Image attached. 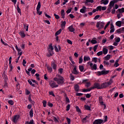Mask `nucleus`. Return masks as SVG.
Segmentation results:
<instances>
[{
  "mask_svg": "<svg viewBox=\"0 0 124 124\" xmlns=\"http://www.w3.org/2000/svg\"><path fill=\"white\" fill-rule=\"evenodd\" d=\"M103 59L105 61H109V60H110V59H111V55H107Z\"/></svg>",
  "mask_w": 124,
  "mask_h": 124,
  "instance_id": "obj_24",
  "label": "nucleus"
},
{
  "mask_svg": "<svg viewBox=\"0 0 124 124\" xmlns=\"http://www.w3.org/2000/svg\"><path fill=\"white\" fill-rule=\"evenodd\" d=\"M79 69L81 72H83L84 71V66L83 65H79Z\"/></svg>",
  "mask_w": 124,
  "mask_h": 124,
  "instance_id": "obj_36",
  "label": "nucleus"
},
{
  "mask_svg": "<svg viewBox=\"0 0 124 124\" xmlns=\"http://www.w3.org/2000/svg\"><path fill=\"white\" fill-rule=\"evenodd\" d=\"M102 52L104 55H107L108 53V49L105 47H103Z\"/></svg>",
  "mask_w": 124,
  "mask_h": 124,
  "instance_id": "obj_23",
  "label": "nucleus"
},
{
  "mask_svg": "<svg viewBox=\"0 0 124 124\" xmlns=\"http://www.w3.org/2000/svg\"><path fill=\"white\" fill-rule=\"evenodd\" d=\"M82 92L83 93H88V92H90V90L89 89H83L82 90Z\"/></svg>",
  "mask_w": 124,
  "mask_h": 124,
  "instance_id": "obj_59",
  "label": "nucleus"
},
{
  "mask_svg": "<svg viewBox=\"0 0 124 124\" xmlns=\"http://www.w3.org/2000/svg\"><path fill=\"white\" fill-rule=\"evenodd\" d=\"M43 104L44 107H46V105H47V102L45 100L43 101Z\"/></svg>",
  "mask_w": 124,
  "mask_h": 124,
  "instance_id": "obj_56",
  "label": "nucleus"
},
{
  "mask_svg": "<svg viewBox=\"0 0 124 124\" xmlns=\"http://www.w3.org/2000/svg\"><path fill=\"white\" fill-rule=\"evenodd\" d=\"M54 17H55V19H59V18H60V16H59V15H58L56 14H54Z\"/></svg>",
  "mask_w": 124,
  "mask_h": 124,
  "instance_id": "obj_63",
  "label": "nucleus"
},
{
  "mask_svg": "<svg viewBox=\"0 0 124 124\" xmlns=\"http://www.w3.org/2000/svg\"><path fill=\"white\" fill-rule=\"evenodd\" d=\"M103 54V52L102 51H99L98 53H97V56H101V55Z\"/></svg>",
  "mask_w": 124,
  "mask_h": 124,
  "instance_id": "obj_55",
  "label": "nucleus"
},
{
  "mask_svg": "<svg viewBox=\"0 0 124 124\" xmlns=\"http://www.w3.org/2000/svg\"><path fill=\"white\" fill-rule=\"evenodd\" d=\"M104 121L102 119H96L93 122V124H104Z\"/></svg>",
  "mask_w": 124,
  "mask_h": 124,
  "instance_id": "obj_6",
  "label": "nucleus"
},
{
  "mask_svg": "<svg viewBox=\"0 0 124 124\" xmlns=\"http://www.w3.org/2000/svg\"><path fill=\"white\" fill-rule=\"evenodd\" d=\"M74 90L75 92H79V90H80V86H79V85L78 84H76L74 86Z\"/></svg>",
  "mask_w": 124,
  "mask_h": 124,
  "instance_id": "obj_15",
  "label": "nucleus"
},
{
  "mask_svg": "<svg viewBox=\"0 0 124 124\" xmlns=\"http://www.w3.org/2000/svg\"><path fill=\"white\" fill-rule=\"evenodd\" d=\"M8 103L10 105H14V102L13 101V100H9L8 101Z\"/></svg>",
  "mask_w": 124,
  "mask_h": 124,
  "instance_id": "obj_52",
  "label": "nucleus"
},
{
  "mask_svg": "<svg viewBox=\"0 0 124 124\" xmlns=\"http://www.w3.org/2000/svg\"><path fill=\"white\" fill-rule=\"evenodd\" d=\"M62 29H60L59 30H58L56 33H55V36H57V35H59V34H61V32H62Z\"/></svg>",
  "mask_w": 124,
  "mask_h": 124,
  "instance_id": "obj_33",
  "label": "nucleus"
},
{
  "mask_svg": "<svg viewBox=\"0 0 124 124\" xmlns=\"http://www.w3.org/2000/svg\"><path fill=\"white\" fill-rule=\"evenodd\" d=\"M69 31H71V32H73L75 31L74 28H73V26L71 25V26L68 27Z\"/></svg>",
  "mask_w": 124,
  "mask_h": 124,
  "instance_id": "obj_25",
  "label": "nucleus"
},
{
  "mask_svg": "<svg viewBox=\"0 0 124 124\" xmlns=\"http://www.w3.org/2000/svg\"><path fill=\"white\" fill-rule=\"evenodd\" d=\"M41 7V3L40 1L38 2L37 7H36V11L37 12H39V10H40V8Z\"/></svg>",
  "mask_w": 124,
  "mask_h": 124,
  "instance_id": "obj_17",
  "label": "nucleus"
},
{
  "mask_svg": "<svg viewBox=\"0 0 124 124\" xmlns=\"http://www.w3.org/2000/svg\"><path fill=\"white\" fill-rule=\"evenodd\" d=\"M53 51H52L50 49H48V54H47V57H52L53 55H54V52H53Z\"/></svg>",
  "mask_w": 124,
  "mask_h": 124,
  "instance_id": "obj_18",
  "label": "nucleus"
},
{
  "mask_svg": "<svg viewBox=\"0 0 124 124\" xmlns=\"http://www.w3.org/2000/svg\"><path fill=\"white\" fill-rule=\"evenodd\" d=\"M104 25H105L104 21H98L96 23V27L98 29V30H101V29H103V28H104Z\"/></svg>",
  "mask_w": 124,
  "mask_h": 124,
  "instance_id": "obj_3",
  "label": "nucleus"
},
{
  "mask_svg": "<svg viewBox=\"0 0 124 124\" xmlns=\"http://www.w3.org/2000/svg\"><path fill=\"white\" fill-rule=\"evenodd\" d=\"M76 95V96H81V95H83V93H77Z\"/></svg>",
  "mask_w": 124,
  "mask_h": 124,
  "instance_id": "obj_62",
  "label": "nucleus"
},
{
  "mask_svg": "<svg viewBox=\"0 0 124 124\" xmlns=\"http://www.w3.org/2000/svg\"><path fill=\"white\" fill-rule=\"evenodd\" d=\"M122 21H118L115 23L116 26L117 27H119V28H121L122 27Z\"/></svg>",
  "mask_w": 124,
  "mask_h": 124,
  "instance_id": "obj_21",
  "label": "nucleus"
},
{
  "mask_svg": "<svg viewBox=\"0 0 124 124\" xmlns=\"http://www.w3.org/2000/svg\"><path fill=\"white\" fill-rule=\"evenodd\" d=\"M84 108L85 110H88V111H91V107L87 105H85Z\"/></svg>",
  "mask_w": 124,
  "mask_h": 124,
  "instance_id": "obj_37",
  "label": "nucleus"
},
{
  "mask_svg": "<svg viewBox=\"0 0 124 124\" xmlns=\"http://www.w3.org/2000/svg\"><path fill=\"white\" fill-rule=\"evenodd\" d=\"M29 114L31 118H32L33 117V111L32 110V109L30 110Z\"/></svg>",
  "mask_w": 124,
  "mask_h": 124,
  "instance_id": "obj_30",
  "label": "nucleus"
},
{
  "mask_svg": "<svg viewBox=\"0 0 124 124\" xmlns=\"http://www.w3.org/2000/svg\"><path fill=\"white\" fill-rule=\"evenodd\" d=\"M97 69V65L96 64H93V66L91 67L92 70H96Z\"/></svg>",
  "mask_w": 124,
  "mask_h": 124,
  "instance_id": "obj_28",
  "label": "nucleus"
},
{
  "mask_svg": "<svg viewBox=\"0 0 124 124\" xmlns=\"http://www.w3.org/2000/svg\"><path fill=\"white\" fill-rule=\"evenodd\" d=\"M16 10L19 14H22V12H21V9L20 8V7H19V5L18 4L17 5Z\"/></svg>",
  "mask_w": 124,
  "mask_h": 124,
  "instance_id": "obj_29",
  "label": "nucleus"
},
{
  "mask_svg": "<svg viewBox=\"0 0 124 124\" xmlns=\"http://www.w3.org/2000/svg\"><path fill=\"white\" fill-rule=\"evenodd\" d=\"M47 69L49 73H52V67L48 66L47 67Z\"/></svg>",
  "mask_w": 124,
  "mask_h": 124,
  "instance_id": "obj_40",
  "label": "nucleus"
},
{
  "mask_svg": "<svg viewBox=\"0 0 124 124\" xmlns=\"http://www.w3.org/2000/svg\"><path fill=\"white\" fill-rule=\"evenodd\" d=\"M49 94H50V95H52V96H56L54 94V92L53 91H50L49 92Z\"/></svg>",
  "mask_w": 124,
  "mask_h": 124,
  "instance_id": "obj_60",
  "label": "nucleus"
},
{
  "mask_svg": "<svg viewBox=\"0 0 124 124\" xmlns=\"http://www.w3.org/2000/svg\"><path fill=\"white\" fill-rule=\"evenodd\" d=\"M87 11V8L85 6H83L82 9L80 10V13L85 14Z\"/></svg>",
  "mask_w": 124,
  "mask_h": 124,
  "instance_id": "obj_11",
  "label": "nucleus"
},
{
  "mask_svg": "<svg viewBox=\"0 0 124 124\" xmlns=\"http://www.w3.org/2000/svg\"><path fill=\"white\" fill-rule=\"evenodd\" d=\"M70 78L72 81H74V80H75V77L73 75H72V74H70Z\"/></svg>",
  "mask_w": 124,
  "mask_h": 124,
  "instance_id": "obj_34",
  "label": "nucleus"
},
{
  "mask_svg": "<svg viewBox=\"0 0 124 124\" xmlns=\"http://www.w3.org/2000/svg\"><path fill=\"white\" fill-rule=\"evenodd\" d=\"M47 105H48V106H49V107H51V108L53 107V104L50 103V102H48Z\"/></svg>",
  "mask_w": 124,
  "mask_h": 124,
  "instance_id": "obj_64",
  "label": "nucleus"
},
{
  "mask_svg": "<svg viewBox=\"0 0 124 124\" xmlns=\"http://www.w3.org/2000/svg\"><path fill=\"white\" fill-rule=\"evenodd\" d=\"M109 73V70H102V71L97 72V76H101V75H107Z\"/></svg>",
  "mask_w": 124,
  "mask_h": 124,
  "instance_id": "obj_4",
  "label": "nucleus"
},
{
  "mask_svg": "<svg viewBox=\"0 0 124 124\" xmlns=\"http://www.w3.org/2000/svg\"><path fill=\"white\" fill-rule=\"evenodd\" d=\"M58 71L59 72L60 74H62L63 69L61 68L59 69H58Z\"/></svg>",
  "mask_w": 124,
  "mask_h": 124,
  "instance_id": "obj_53",
  "label": "nucleus"
},
{
  "mask_svg": "<svg viewBox=\"0 0 124 124\" xmlns=\"http://www.w3.org/2000/svg\"><path fill=\"white\" fill-rule=\"evenodd\" d=\"M96 11H101V6H99L96 8Z\"/></svg>",
  "mask_w": 124,
  "mask_h": 124,
  "instance_id": "obj_54",
  "label": "nucleus"
},
{
  "mask_svg": "<svg viewBox=\"0 0 124 124\" xmlns=\"http://www.w3.org/2000/svg\"><path fill=\"white\" fill-rule=\"evenodd\" d=\"M86 95V98H90L92 96V93H87V94H85Z\"/></svg>",
  "mask_w": 124,
  "mask_h": 124,
  "instance_id": "obj_47",
  "label": "nucleus"
},
{
  "mask_svg": "<svg viewBox=\"0 0 124 124\" xmlns=\"http://www.w3.org/2000/svg\"><path fill=\"white\" fill-rule=\"evenodd\" d=\"M65 25H66V22L65 21L62 22L61 26L62 29V30H63V29H64L65 28Z\"/></svg>",
  "mask_w": 124,
  "mask_h": 124,
  "instance_id": "obj_20",
  "label": "nucleus"
},
{
  "mask_svg": "<svg viewBox=\"0 0 124 124\" xmlns=\"http://www.w3.org/2000/svg\"><path fill=\"white\" fill-rule=\"evenodd\" d=\"M66 111H68L70 110V104H68L66 107Z\"/></svg>",
  "mask_w": 124,
  "mask_h": 124,
  "instance_id": "obj_45",
  "label": "nucleus"
},
{
  "mask_svg": "<svg viewBox=\"0 0 124 124\" xmlns=\"http://www.w3.org/2000/svg\"><path fill=\"white\" fill-rule=\"evenodd\" d=\"M69 60H70L71 62L73 64H75V62H74V61H73V59H72V57H69Z\"/></svg>",
  "mask_w": 124,
  "mask_h": 124,
  "instance_id": "obj_49",
  "label": "nucleus"
},
{
  "mask_svg": "<svg viewBox=\"0 0 124 124\" xmlns=\"http://www.w3.org/2000/svg\"><path fill=\"white\" fill-rule=\"evenodd\" d=\"M110 21H108L107 24L106 25V26L104 27V30L105 31V30H106V29H107V28H108V26H109V25H110Z\"/></svg>",
  "mask_w": 124,
  "mask_h": 124,
  "instance_id": "obj_51",
  "label": "nucleus"
},
{
  "mask_svg": "<svg viewBox=\"0 0 124 124\" xmlns=\"http://www.w3.org/2000/svg\"><path fill=\"white\" fill-rule=\"evenodd\" d=\"M2 76L3 77V79L4 81H6L8 79V78L7 77V75H5V72H4L2 74Z\"/></svg>",
  "mask_w": 124,
  "mask_h": 124,
  "instance_id": "obj_27",
  "label": "nucleus"
},
{
  "mask_svg": "<svg viewBox=\"0 0 124 124\" xmlns=\"http://www.w3.org/2000/svg\"><path fill=\"white\" fill-rule=\"evenodd\" d=\"M54 80L56 82H57L58 85H62V84H64V78L60 75L57 76V78H55Z\"/></svg>",
  "mask_w": 124,
  "mask_h": 124,
  "instance_id": "obj_1",
  "label": "nucleus"
},
{
  "mask_svg": "<svg viewBox=\"0 0 124 124\" xmlns=\"http://www.w3.org/2000/svg\"><path fill=\"white\" fill-rule=\"evenodd\" d=\"M19 118H20V115H15L12 120V122H13V123H15V124H16V123H17L18 120H19Z\"/></svg>",
  "mask_w": 124,
  "mask_h": 124,
  "instance_id": "obj_8",
  "label": "nucleus"
},
{
  "mask_svg": "<svg viewBox=\"0 0 124 124\" xmlns=\"http://www.w3.org/2000/svg\"><path fill=\"white\" fill-rule=\"evenodd\" d=\"M91 43H92V44H96V43H97V41H96V40L92 39L91 40Z\"/></svg>",
  "mask_w": 124,
  "mask_h": 124,
  "instance_id": "obj_50",
  "label": "nucleus"
},
{
  "mask_svg": "<svg viewBox=\"0 0 124 124\" xmlns=\"http://www.w3.org/2000/svg\"><path fill=\"white\" fill-rule=\"evenodd\" d=\"M54 49L55 50V51L58 53L59 52V48H58V46H57V45H55L54 46Z\"/></svg>",
  "mask_w": 124,
  "mask_h": 124,
  "instance_id": "obj_61",
  "label": "nucleus"
},
{
  "mask_svg": "<svg viewBox=\"0 0 124 124\" xmlns=\"http://www.w3.org/2000/svg\"><path fill=\"white\" fill-rule=\"evenodd\" d=\"M85 87H86V88H89V87H91V82L88 81V82H86Z\"/></svg>",
  "mask_w": 124,
  "mask_h": 124,
  "instance_id": "obj_35",
  "label": "nucleus"
},
{
  "mask_svg": "<svg viewBox=\"0 0 124 124\" xmlns=\"http://www.w3.org/2000/svg\"><path fill=\"white\" fill-rule=\"evenodd\" d=\"M51 66L53 68V69H54V70H56L58 65H57V64L55 63V60H54L53 61H52L51 63Z\"/></svg>",
  "mask_w": 124,
  "mask_h": 124,
  "instance_id": "obj_9",
  "label": "nucleus"
},
{
  "mask_svg": "<svg viewBox=\"0 0 124 124\" xmlns=\"http://www.w3.org/2000/svg\"><path fill=\"white\" fill-rule=\"evenodd\" d=\"M28 100L30 101V103L32 104V105H34V104H35V102L31 99V95L29 96Z\"/></svg>",
  "mask_w": 124,
  "mask_h": 124,
  "instance_id": "obj_13",
  "label": "nucleus"
},
{
  "mask_svg": "<svg viewBox=\"0 0 124 124\" xmlns=\"http://www.w3.org/2000/svg\"><path fill=\"white\" fill-rule=\"evenodd\" d=\"M49 50H50V51H53L54 50V47H53V44H50L49 46Z\"/></svg>",
  "mask_w": 124,
  "mask_h": 124,
  "instance_id": "obj_32",
  "label": "nucleus"
},
{
  "mask_svg": "<svg viewBox=\"0 0 124 124\" xmlns=\"http://www.w3.org/2000/svg\"><path fill=\"white\" fill-rule=\"evenodd\" d=\"M19 34L20 35L22 38H24V37H26V34H25V32L24 31H20Z\"/></svg>",
  "mask_w": 124,
  "mask_h": 124,
  "instance_id": "obj_12",
  "label": "nucleus"
},
{
  "mask_svg": "<svg viewBox=\"0 0 124 124\" xmlns=\"http://www.w3.org/2000/svg\"><path fill=\"white\" fill-rule=\"evenodd\" d=\"M49 86L51 88H52V89H55V88H58V87H59V85L56 84L54 81H49Z\"/></svg>",
  "mask_w": 124,
  "mask_h": 124,
  "instance_id": "obj_5",
  "label": "nucleus"
},
{
  "mask_svg": "<svg viewBox=\"0 0 124 124\" xmlns=\"http://www.w3.org/2000/svg\"><path fill=\"white\" fill-rule=\"evenodd\" d=\"M115 31V27H114V25L113 24H110V33H112V32H114Z\"/></svg>",
  "mask_w": 124,
  "mask_h": 124,
  "instance_id": "obj_16",
  "label": "nucleus"
},
{
  "mask_svg": "<svg viewBox=\"0 0 124 124\" xmlns=\"http://www.w3.org/2000/svg\"><path fill=\"white\" fill-rule=\"evenodd\" d=\"M66 119L67 121V124H70V123L71 122V120H70V119L68 117H67V118H66Z\"/></svg>",
  "mask_w": 124,
  "mask_h": 124,
  "instance_id": "obj_57",
  "label": "nucleus"
},
{
  "mask_svg": "<svg viewBox=\"0 0 124 124\" xmlns=\"http://www.w3.org/2000/svg\"><path fill=\"white\" fill-rule=\"evenodd\" d=\"M103 63L105 65H106L107 66H109V65H110V63L109 62L107 61L106 60L103 62Z\"/></svg>",
  "mask_w": 124,
  "mask_h": 124,
  "instance_id": "obj_31",
  "label": "nucleus"
},
{
  "mask_svg": "<svg viewBox=\"0 0 124 124\" xmlns=\"http://www.w3.org/2000/svg\"><path fill=\"white\" fill-rule=\"evenodd\" d=\"M90 117L86 116L85 118L82 119V123H85V122L87 121V119H89Z\"/></svg>",
  "mask_w": 124,
  "mask_h": 124,
  "instance_id": "obj_42",
  "label": "nucleus"
},
{
  "mask_svg": "<svg viewBox=\"0 0 124 124\" xmlns=\"http://www.w3.org/2000/svg\"><path fill=\"white\" fill-rule=\"evenodd\" d=\"M112 83H113V79L110 78L109 81L105 82L101 84V90L102 89H105L107 88V87H109V86H111L112 85Z\"/></svg>",
  "mask_w": 124,
  "mask_h": 124,
  "instance_id": "obj_2",
  "label": "nucleus"
},
{
  "mask_svg": "<svg viewBox=\"0 0 124 124\" xmlns=\"http://www.w3.org/2000/svg\"><path fill=\"white\" fill-rule=\"evenodd\" d=\"M97 47H98V45H96L95 46H94L93 48L94 52H96V50H97Z\"/></svg>",
  "mask_w": 124,
  "mask_h": 124,
  "instance_id": "obj_46",
  "label": "nucleus"
},
{
  "mask_svg": "<svg viewBox=\"0 0 124 124\" xmlns=\"http://www.w3.org/2000/svg\"><path fill=\"white\" fill-rule=\"evenodd\" d=\"M118 11L119 13H124V8H122L121 9H118Z\"/></svg>",
  "mask_w": 124,
  "mask_h": 124,
  "instance_id": "obj_38",
  "label": "nucleus"
},
{
  "mask_svg": "<svg viewBox=\"0 0 124 124\" xmlns=\"http://www.w3.org/2000/svg\"><path fill=\"white\" fill-rule=\"evenodd\" d=\"M72 73L73 74H75L76 75H78V74H79V72L77 71V68L76 66H75L73 69Z\"/></svg>",
  "mask_w": 124,
  "mask_h": 124,
  "instance_id": "obj_14",
  "label": "nucleus"
},
{
  "mask_svg": "<svg viewBox=\"0 0 124 124\" xmlns=\"http://www.w3.org/2000/svg\"><path fill=\"white\" fill-rule=\"evenodd\" d=\"M115 42L119 43L121 41V38L120 37H116L115 39Z\"/></svg>",
  "mask_w": 124,
  "mask_h": 124,
  "instance_id": "obj_48",
  "label": "nucleus"
},
{
  "mask_svg": "<svg viewBox=\"0 0 124 124\" xmlns=\"http://www.w3.org/2000/svg\"><path fill=\"white\" fill-rule=\"evenodd\" d=\"M76 109L77 112H78V113H81V109H80V108H79V107L76 106Z\"/></svg>",
  "mask_w": 124,
  "mask_h": 124,
  "instance_id": "obj_44",
  "label": "nucleus"
},
{
  "mask_svg": "<svg viewBox=\"0 0 124 124\" xmlns=\"http://www.w3.org/2000/svg\"><path fill=\"white\" fill-rule=\"evenodd\" d=\"M117 3V1H116V0H112L109 2V7H111L112 8V7L114 6V5L115 4V3Z\"/></svg>",
  "mask_w": 124,
  "mask_h": 124,
  "instance_id": "obj_10",
  "label": "nucleus"
},
{
  "mask_svg": "<svg viewBox=\"0 0 124 124\" xmlns=\"http://www.w3.org/2000/svg\"><path fill=\"white\" fill-rule=\"evenodd\" d=\"M91 60V58L89 56H85L83 58V62H88Z\"/></svg>",
  "mask_w": 124,
  "mask_h": 124,
  "instance_id": "obj_19",
  "label": "nucleus"
},
{
  "mask_svg": "<svg viewBox=\"0 0 124 124\" xmlns=\"http://www.w3.org/2000/svg\"><path fill=\"white\" fill-rule=\"evenodd\" d=\"M94 87V89H97L98 90H101V85L100 83L98 82H96L94 83L93 86Z\"/></svg>",
  "mask_w": 124,
  "mask_h": 124,
  "instance_id": "obj_7",
  "label": "nucleus"
},
{
  "mask_svg": "<svg viewBox=\"0 0 124 124\" xmlns=\"http://www.w3.org/2000/svg\"><path fill=\"white\" fill-rule=\"evenodd\" d=\"M98 60V59H97V58H96V57H94V58H93L92 61H93V62H95V63H96V62H97Z\"/></svg>",
  "mask_w": 124,
  "mask_h": 124,
  "instance_id": "obj_41",
  "label": "nucleus"
},
{
  "mask_svg": "<svg viewBox=\"0 0 124 124\" xmlns=\"http://www.w3.org/2000/svg\"><path fill=\"white\" fill-rule=\"evenodd\" d=\"M93 0H86L85 3V4H87V3L89 2H91V3H93Z\"/></svg>",
  "mask_w": 124,
  "mask_h": 124,
  "instance_id": "obj_39",
  "label": "nucleus"
},
{
  "mask_svg": "<svg viewBox=\"0 0 124 124\" xmlns=\"http://www.w3.org/2000/svg\"><path fill=\"white\" fill-rule=\"evenodd\" d=\"M82 62H83V56H81L80 58L79 59V62H78V63L79 64H81L82 63Z\"/></svg>",
  "mask_w": 124,
  "mask_h": 124,
  "instance_id": "obj_43",
  "label": "nucleus"
},
{
  "mask_svg": "<svg viewBox=\"0 0 124 124\" xmlns=\"http://www.w3.org/2000/svg\"><path fill=\"white\" fill-rule=\"evenodd\" d=\"M4 88H5V87H8V84L7 83V81L6 80H4Z\"/></svg>",
  "mask_w": 124,
  "mask_h": 124,
  "instance_id": "obj_58",
  "label": "nucleus"
},
{
  "mask_svg": "<svg viewBox=\"0 0 124 124\" xmlns=\"http://www.w3.org/2000/svg\"><path fill=\"white\" fill-rule=\"evenodd\" d=\"M101 2L104 4V5H106V4H108L109 0H101Z\"/></svg>",
  "mask_w": 124,
  "mask_h": 124,
  "instance_id": "obj_22",
  "label": "nucleus"
},
{
  "mask_svg": "<svg viewBox=\"0 0 124 124\" xmlns=\"http://www.w3.org/2000/svg\"><path fill=\"white\" fill-rule=\"evenodd\" d=\"M61 16L62 19H64L65 16V13L64 12V10H61Z\"/></svg>",
  "mask_w": 124,
  "mask_h": 124,
  "instance_id": "obj_26",
  "label": "nucleus"
}]
</instances>
